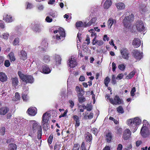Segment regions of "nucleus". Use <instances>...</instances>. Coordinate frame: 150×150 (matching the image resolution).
I'll use <instances>...</instances> for the list:
<instances>
[{"label":"nucleus","mask_w":150,"mask_h":150,"mask_svg":"<svg viewBox=\"0 0 150 150\" xmlns=\"http://www.w3.org/2000/svg\"><path fill=\"white\" fill-rule=\"evenodd\" d=\"M36 64L38 70L41 72L45 74H49L51 70L49 67L40 61H37L36 62Z\"/></svg>","instance_id":"obj_1"},{"label":"nucleus","mask_w":150,"mask_h":150,"mask_svg":"<svg viewBox=\"0 0 150 150\" xmlns=\"http://www.w3.org/2000/svg\"><path fill=\"white\" fill-rule=\"evenodd\" d=\"M55 33H57L54 37L57 40H63L65 37V33L64 29L62 28H58V30L54 31Z\"/></svg>","instance_id":"obj_2"},{"label":"nucleus","mask_w":150,"mask_h":150,"mask_svg":"<svg viewBox=\"0 0 150 150\" xmlns=\"http://www.w3.org/2000/svg\"><path fill=\"white\" fill-rule=\"evenodd\" d=\"M109 94H106L105 96L106 100H109L110 102L113 105H117L121 104L122 102V100L117 95L114 97V99L110 98Z\"/></svg>","instance_id":"obj_3"},{"label":"nucleus","mask_w":150,"mask_h":150,"mask_svg":"<svg viewBox=\"0 0 150 150\" xmlns=\"http://www.w3.org/2000/svg\"><path fill=\"white\" fill-rule=\"evenodd\" d=\"M18 74L21 79L26 83H32L34 81V78L31 75H25L22 74L20 71L18 72Z\"/></svg>","instance_id":"obj_4"},{"label":"nucleus","mask_w":150,"mask_h":150,"mask_svg":"<svg viewBox=\"0 0 150 150\" xmlns=\"http://www.w3.org/2000/svg\"><path fill=\"white\" fill-rule=\"evenodd\" d=\"M134 16L132 13L130 14L129 16H125L123 20V23L125 27H127L129 24L131 22L133 21L134 19Z\"/></svg>","instance_id":"obj_5"},{"label":"nucleus","mask_w":150,"mask_h":150,"mask_svg":"<svg viewBox=\"0 0 150 150\" xmlns=\"http://www.w3.org/2000/svg\"><path fill=\"white\" fill-rule=\"evenodd\" d=\"M30 122L33 124L32 128L34 132H36L37 130L39 133L42 132V128L41 125H39L35 120H31Z\"/></svg>","instance_id":"obj_6"},{"label":"nucleus","mask_w":150,"mask_h":150,"mask_svg":"<svg viewBox=\"0 0 150 150\" xmlns=\"http://www.w3.org/2000/svg\"><path fill=\"white\" fill-rule=\"evenodd\" d=\"M127 124L132 129L133 132H134L137 129L138 127L135 126L133 118L129 119L127 120Z\"/></svg>","instance_id":"obj_7"},{"label":"nucleus","mask_w":150,"mask_h":150,"mask_svg":"<svg viewBox=\"0 0 150 150\" xmlns=\"http://www.w3.org/2000/svg\"><path fill=\"white\" fill-rule=\"evenodd\" d=\"M148 128L144 127H142L141 128L140 133L143 137H146L149 135V132Z\"/></svg>","instance_id":"obj_8"},{"label":"nucleus","mask_w":150,"mask_h":150,"mask_svg":"<svg viewBox=\"0 0 150 150\" xmlns=\"http://www.w3.org/2000/svg\"><path fill=\"white\" fill-rule=\"evenodd\" d=\"M122 57L124 59L128 60L129 58V53L126 48H123L120 50Z\"/></svg>","instance_id":"obj_9"},{"label":"nucleus","mask_w":150,"mask_h":150,"mask_svg":"<svg viewBox=\"0 0 150 150\" xmlns=\"http://www.w3.org/2000/svg\"><path fill=\"white\" fill-rule=\"evenodd\" d=\"M136 26L137 30L139 32L145 30L144 25L142 21H138L136 23Z\"/></svg>","instance_id":"obj_10"},{"label":"nucleus","mask_w":150,"mask_h":150,"mask_svg":"<svg viewBox=\"0 0 150 150\" xmlns=\"http://www.w3.org/2000/svg\"><path fill=\"white\" fill-rule=\"evenodd\" d=\"M50 116V113L48 112L44 114L42 117V124L43 125L45 124H48Z\"/></svg>","instance_id":"obj_11"},{"label":"nucleus","mask_w":150,"mask_h":150,"mask_svg":"<svg viewBox=\"0 0 150 150\" xmlns=\"http://www.w3.org/2000/svg\"><path fill=\"white\" fill-rule=\"evenodd\" d=\"M68 64L71 68H74L77 65V62L75 59L72 57L69 58L68 62Z\"/></svg>","instance_id":"obj_12"},{"label":"nucleus","mask_w":150,"mask_h":150,"mask_svg":"<svg viewBox=\"0 0 150 150\" xmlns=\"http://www.w3.org/2000/svg\"><path fill=\"white\" fill-rule=\"evenodd\" d=\"M132 53L134 57L137 59L140 60L142 57V54L135 50L133 51Z\"/></svg>","instance_id":"obj_13"},{"label":"nucleus","mask_w":150,"mask_h":150,"mask_svg":"<svg viewBox=\"0 0 150 150\" xmlns=\"http://www.w3.org/2000/svg\"><path fill=\"white\" fill-rule=\"evenodd\" d=\"M27 112L29 115L34 116L37 113V109L35 107H31L28 109Z\"/></svg>","instance_id":"obj_14"},{"label":"nucleus","mask_w":150,"mask_h":150,"mask_svg":"<svg viewBox=\"0 0 150 150\" xmlns=\"http://www.w3.org/2000/svg\"><path fill=\"white\" fill-rule=\"evenodd\" d=\"M131 132L130 130L127 129H126L124 132L122 138L125 140H127L130 137Z\"/></svg>","instance_id":"obj_15"},{"label":"nucleus","mask_w":150,"mask_h":150,"mask_svg":"<svg viewBox=\"0 0 150 150\" xmlns=\"http://www.w3.org/2000/svg\"><path fill=\"white\" fill-rule=\"evenodd\" d=\"M43 26L40 24H36L34 25L33 29L36 32L40 33L43 29Z\"/></svg>","instance_id":"obj_16"},{"label":"nucleus","mask_w":150,"mask_h":150,"mask_svg":"<svg viewBox=\"0 0 150 150\" xmlns=\"http://www.w3.org/2000/svg\"><path fill=\"white\" fill-rule=\"evenodd\" d=\"M141 44V40L138 38H135L133 41L132 45L134 47H138Z\"/></svg>","instance_id":"obj_17"},{"label":"nucleus","mask_w":150,"mask_h":150,"mask_svg":"<svg viewBox=\"0 0 150 150\" xmlns=\"http://www.w3.org/2000/svg\"><path fill=\"white\" fill-rule=\"evenodd\" d=\"M3 20L7 23H10L13 21L14 18L11 15L6 14L4 16Z\"/></svg>","instance_id":"obj_18"},{"label":"nucleus","mask_w":150,"mask_h":150,"mask_svg":"<svg viewBox=\"0 0 150 150\" xmlns=\"http://www.w3.org/2000/svg\"><path fill=\"white\" fill-rule=\"evenodd\" d=\"M92 41V43L93 45H97L100 46L103 45V43L102 40H97L96 37L93 39Z\"/></svg>","instance_id":"obj_19"},{"label":"nucleus","mask_w":150,"mask_h":150,"mask_svg":"<svg viewBox=\"0 0 150 150\" xmlns=\"http://www.w3.org/2000/svg\"><path fill=\"white\" fill-rule=\"evenodd\" d=\"M18 55L20 58L24 60L27 58V54L25 51L23 50H21L19 53Z\"/></svg>","instance_id":"obj_20"},{"label":"nucleus","mask_w":150,"mask_h":150,"mask_svg":"<svg viewBox=\"0 0 150 150\" xmlns=\"http://www.w3.org/2000/svg\"><path fill=\"white\" fill-rule=\"evenodd\" d=\"M88 113L86 112L85 113H83V115L84 119L87 120L88 119H91L93 117V114L92 112H91L89 115H87Z\"/></svg>","instance_id":"obj_21"},{"label":"nucleus","mask_w":150,"mask_h":150,"mask_svg":"<svg viewBox=\"0 0 150 150\" xmlns=\"http://www.w3.org/2000/svg\"><path fill=\"white\" fill-rule=\"evenodd\" d=\"M9 111V109L7 107H2L0 109V114L1 115H5Z\"/></svg>","instance_id":"obj_22"},{"label":"nucleus","mask_w":150,"mask_h":150,"mask_svg":"<svg viewBox=\"0 0 150 150\" xmlns=\"http://www.w3.org/2000/svg\"><path fill=\"white\" fill-rule=\"evenodd\" d=\"M116 23V21L115 20L112 18H110L108 21V27L110 28L113 24L115 25Z\"/></svg>","instance_id":"obj_23"},{"label":"nucleus","mask_w":150,"mask_h":150,"mask_svg":"<svg viewBox=\"0 0 150 150\" xmlns=\"http://www.w3.org/2000/svg\"><path fill=\"white\" fill-rule=\"evenodd\" d=\"M112 2L111 0H107L105 2L103 7L105 9H108L112 5Z\"/></svg>","instance_id":"obj_24"},{"label":"nucleus","mask_w":150,"mask_h":150,"mask_svg":"<svg viewBox=\"0 0 150 150\" xmlns=\"http://www.w3.org/2000/svg\"><path fill=\"white\" fill-rule=\"evenodd\" d=\"M85 140L88 143L91 142L92 137L91 135L88 132H87L85 135Z\"/></svg>","instance_id":"obj_25"},{"label":"nucleus","mask_w":150,"mask_h":150,"mask_svg":"<svg viewBox=\"0 0 150 150\" xmlns=\"http://www.w3.org/2000/svg\"><path fill=\"white\" fill-rule=\"evenodd\" d=\"M7 77L5 74L3 72H0V81L4 82L6 81Z\"/></svg>","instance_id":"obj_26"},{"label":"nucleus","mask_w":150,"mask_h":150,"mask_svg":"<svg viewBox=\"0 0 150 150\" xmlns=\"http://www.w3.org/2000/svg\"><path fill=\"white\" fill-rule=\"evenodd\" d=\"M73 118L75 122V126L76 127H78L80 124L79 118L78 116L76 115H74Z\"/></svg>","instance_id":"obj_27"},{"label":"nucleus","mask_w":150,"mask_h":150,"mask_svg":"<svg viewBox=\"0 0 150 150\" xmlns=\"http://www.w3.org/2000/svg\"><path fill=\"white\" fill-rule=\"evenodd\" d=\"M115 5L117 8L119 10L124 9L125 7V5L123 3L120 2L115 4Z\"/></svg>","instance_id":"obj_28"},{"label":"nucleus","mask_w":150,"mask_h":150,"mask_svg":"<svg viewBox=\"0 0 150 150\" xmlns=\"http://www.w3.org/2000/svg\"><path fill=\"white\" fill-rule=\"evenodd\" d=\"M76 27H86V23H83L81 21H79L77 22L76 24Z\"/></svg>","instance_id":"obj_29"},{"label":"nucleus","mask_w":150,"mask_h":150,"mask_svg":"<svg viewBox=\"0 0 150 150\" xmlns=\"http://www.w3.org/2000/svg\"><path fill=\"white\" fill-rule=\"evenodd\" d=\"M13 85L15 87L16 86L18 83V79L17 77L12 78L11 79Z\"/></svg>","instance_id":"obj_30"},{"label":"nucleus","mask_w":150,"mask_h":150,"mask_svg":"<svg viewBox=\"0 0 150 150\" xmlns=\"http://www.w3.org/2000/svg\"><path fill=\"white\" fill-rule=\"evenodd\" d=\"M134 120V122L135 126L137 127V125H140L141 122V120L138 117H136L133 118Z\"/></svg>","instance_id":"obj_31"},{"label":"nucleus","mask_w":150,"mask_h":150,"mask_svg":"<svg viewBox=\"0 0 150 150\" xmlns=\"http://www.w3.org/2000/svg\"><path fill=\"white\" fill-rule=\"evenodd\" d=\"M56 64L59 65L60 64L61 58L59 55H56L55 57Z\"/></svg>","instance_id":"obj_32"},{"label":"nucleus","mask_w":150,"mask_h":150,"mask_svg":"<svg viewBox=\"0 0 150 150\" xmlns=\"http://www.w3.org/2000/svg\"><path fill=\"white\" fill-rule=\"evenodd\" d=\"M78 97L79 103H82L86 101L85 98L83 95H81V94H79Z\"/></svg>","instance_id":"obj_33"},{"label":"nucleus","mask_w":150,"mask_h":150,"mask_svg":"<svg viewBox=\"0 0 150 150\" xmlns=\"http://www.w3.org/2000/svg\"><path fill=\"white\" fill-rule=\"evenodd\" d=\"M8 150H16L17 147L15 144H11L8 146Z\"/></svg>","instance_id":"obj_34"},{"label":"nucleus","mask_w":150,"mask_h":150,"mask_svg":"<svg viewBox=\"0 0 150 150\" xmlns=\"http://www.w3.org/2000/svg\"><path fill=\"white\" fill-rule=\"evenodd\" d=\"M8 56L10 61L12 62V61H14L15 59V58L14 56V54L13 52H11L9 54Z\"/></svg>","instance_id":"obj_35"},{"label":"nucleus","mask_w":150,"mask_h":150,"mask_svg":"<svg viewBox=\"0 0 150 150\" xmlns=\"http://www.w3.org/2000/svg\"><path fill=\"white\" fill-rule=\"evenodd\" d=\"M112 138L111 133L110 132L108 133L106 135V140L108 142H110Z\"/></svg>","instance_id":"obj_36"},{"label":"nucleus","mask_w":150,"mask_h":150,"mask_svg":"<svg viewBox=\"0 0 150 150\" xmlns=\"http://www.w3.org/2000/svg\"><path fill=\"white\" fill-rule=\"evenodd\" d=\"M96 18H93L90 21V22H88L86 24L87 26H89L91 25L92 24L95 23L96 21Z\"/></svg>","instance_id":"obj_37"},{"label":"nucleus","mask_w":150,"mask_h":150,"mask_svg":"<svg viewBox=\"0 0 150 150\" xmlns=\"http://www.w3.org/2000/svg\"><path fill=\"white\" fill-rule=\"evenodd\" d=\"M76 91L79 93V94H81L84 93L83 90L81 87H80L78 86H76Z\"/></svg>","instance_id":"obj_38"},{"label":"nucleus","mask_w":150,"mask_h":150,"mask_svg":"<svg viewBox=\"0 0 150 150\" xmlns=\"http://www.w3.org/2000/svg\"><path fill=\"white\" fill-rule=\"evenodd\" d=\"M21 98V96L19 94H15V96H14L12 99V100L14 101H17L19 100Z\"/></svg>","instance_id":"obj_39"},{"label":"nucleus","mask_w":150,"mask_h":150,"mask_svg":"<svg viewBox=\"0 0 150 150\" xmlns=\"http://www.w3.org/2000/svg\"><path fill=\"white\" fill-rule=\"evenodd\" d=\"M62 145L59 142H57L54 146V149L56 150H59L60 149Z\"/></svg>","instance_id":"obj_40"},{"label":"nucleus","mask_w":150,"mask_h":150,"mask_svg":"<svg viewBox=\"0 0 150 150\" xmlns=\"http://www.w3.org/2000/svg\"><path fill=\"white\" fill-rule=\"evenodd\" d=\"M22 98L24 101H28L29 99V96L27 94H22Z\"/></svg>","instance_id":"obj_41"},{"label":"nucleus","mask_w":150,"mask_h":150,"mask_svg":"<svg viewBox=\"0 0 150 150\" xmlns=\"http://www.w3.org/2000/svg\"><path fill=\"white\" fill-rule=\"evenodd\" d=\"M9 35L8 33H4L2 34L1 37L5 40H7L8 38Z\"/></svg>","instance_id":"obj_42"},{"label":"nucleus","mask_w":150,"mask_h":150,"mask_svg":"<svg viewBox=\"0 0 150 150\" xmlns=\"http://www.w3.org/2000/svg\"><path fill=\"white\" fill-rule=\"evenodd\" d=\"M43 59L44 62L45 63L48 62L50 60V57L47 55L44 56Z\"/></svg>","instance_id":"obj_43"},{"label":"nucleus","mask_w":150,"mask_h":150,"mask_svg":"<svg viewBox=\"0 0 150 150\" xmlns=\"http://www.w3.org/2000/svg\"><path fill=\"white\" fill-rule=\"evenodd\" d=\"M6 129L5 127H1L0 129V135H4L6 132Z\"/></svg>","instance_id":"obj_44"},{"label":"nucleus","mask_w":150,"mask_h":150,"mask_svg":"<svg viewBox=\"0 0 150 150\" xmlns=\"http://www.w3.org/2000/svg\"><path fill=\"white\" fill-rule=\"evenodd\" d=\"M110 81V79L108 77H106L105 79L104 80V83L106 86L108 87V83Z\"/></svg>","instance_id":"obj_45"},{"label":"nucleus","mask_w":150,"mask_h":150,"mask_svg":"<svg viewBox=\"0 0 150 150\" xmlns=\"http://www.w3.org/2000/svg\"><path fill=\"white\" fill-rule=\"evenodd\" d=\"M117 112L120 113H123L124 112V110L122 107L121 106H120L117 108Z\"/></svg>","instance_id":"obj_46"},{"label":"nucleus","mask_w":150,"mask_h":150,"mask_svg":"<svg viewBox=\"0 0 150 150\" xmlns=\"http://www.w3.org/2000/svg\"><path fill=\"white\" fill-rule=\"evenodd\" d=\"M135 71L133 70L132 72H131L128 76H127V79H130L132 77H133L135 73Z\"/></svg>","instance_id":"obj_47"},{"label":"nucleus","mask_w":150,"mask_h":150,"mask_svg":"<svg viewBox=\"0 0 150 150\" xmlns=\"http://www.w3.org/2000/svg\"><path fill=\"white\" fill-rule=\"evenodd\" d=\"M19 38H16L14 39L13 42V45L14 46L18 44L19 43Z\"/></svg>","instance_id":"obj_48"},{"label":"nucleus","mask_w":150,"mask_h":150,"mask_svg":"<svg viewBox=\"0 0 150 150\" xmlns=\"http://www.w3.org/2000/svg\"><path fill=\"white\" fill-rule=\"evenodd\" d=\"M143 125L142 127H146V128H149L150 126L148 123L147 121L146 120H143Z\"/></svg>","instance_id":"obj_49"},{"label":"nucleus","mask_w":150,"mask_h":150,"mask_svg":"<svg viewBox=\"0 0 150 150\" xmlns=\"http://www.w3.org/2000/svg\"><path fill=\"white\" fill-rule=\"evenodd\" d=\"M49 14L50 16L53 18H54L57 16V13L56 11H52L50 12Z\"/></svg>","instance_id":"obj_50"},{"label":"nucleus","mask_w":150,"mask_h":150,"mask_svg":"<svg viewBox=\"0 0 150 150\" xmlns=\"http://www.w3.org/2000/svg\"><path fill=\"white\" fill-rule=\"evenodd\" d=\"M26 4L27 5V7L26 8V9H30L33 7V6L29 2H27L26 3Z\"/></svg>","instance_id":"obj_51"},{"label":"nucleus","mask_w":150,"mask_h":150,"mask_svg":"<svg viewBox=\"0 0 150 150\" xmlns=\"http://www.w3.org/2000/svg\"><path fill=\"white\" fill-rule=\"evenodd\" d=\"M115 129L116 130V132L117 133L119 134L121 133L122 131V128L117 127H116Z\"/></svg>","instance_id":"obj_52"},{"label":"nucleus","mask_w":150,"mask_h":150,"mask_svg":"<svg viewBox=\"0 0 150 150\" xmlns=\"http://www.w3.org/2000/svg\"><path fill=\"white\" fill-rule=\"evenodd\" d=\"M80 147V146L79 145L77 144H74L72 150H79Z\"/></svg>","instance_id":"obj_53"},{"label":"nucleus","mask_w":150,"mask_h":150,"mask_svg":"<svg viewBox=\"0 0 150 150\" xmlns=\"http://www.w3.org/2000/svg\"><path fill=\"white\" fill-rule=\"evenodd\" d=\"M53 137L52 135H50L49 137L48 142L49 144H51L52 143Z\"/></svg>","instance_id":"obj_54"},{"label":"nucleus","mask_w":150,"mask_h":150,"mask_svg":"<svg viewBox=\"0 0 150 150\" xmlns=\"http://www.w3.org/2000/svg\"><path fill=\"white\" fill-rule=\"evenodd\" d=\"M4 64L6 67H9L10 65V63L9 61L8 60H6L5 61Z\"/></svg>","instance_id":"obj_55"},{"label":"nucleus","mask_w":150,"mask_h":150,"mask_svg":"<svg viewBox=\"0 0 150 150\" xmlns=\"http://www.w3.org/2000/svg\"><path fill=\"white\" fill-rule=\"evenodd\" d=\"M43 125V128L44 130H46L48 129L49 128L48 124H45L44 125L42 124Z\"/></svg>","instance_id":"obj_56"},{"label":"nucleus","mask_w":150,"mask_h":150,"mask_svg":"<svg viewBox=\"0 0 150 150\" xmlns=\"http://www.w3.org/2000/svg\"><path fill=\"white\" fill-rule=\"evenodd\" d=\"M142 142L141 140H137L136 143V146L137 147L139 146L140 145L142 144Z\"/></svg>","instance_id":"obj_57"},{"label":"nucleus","mask_w":150,"mask_h":150,"mask_svg":"<svg viewBox=\"0 0 150 150\" xmlns=\"http://www.w3.org/2000/svg\"><path fill=\"white\" fill-rule=\"evenodd\" d=\"M85 143L84 142H82L81 147V150H86V147L85 146Z\"/></svg>","instance_id":"obj_58"},{"label":"nucleus","mask_w":150,"mask_h":150,"mask_svg":"<svg viewBox=\"0 0 150 150\" xmlns=\"http://www.w3.org/2000/svg\"><path fill=\"white\" fill-rule=\"evenodd\" d=\"M124 75L122 74H119L116 77V79H122L123 76Z\"/></svg>","instance_id":"obj_59"},{"label":"nucleus","mask_w":150,"mask_h":150,"mask_svg":"<svg viewBox=\"0 0 150 150\" xmlns=\"http://www.w3.org/2000/svg\"><path fill=\"white\" fill-rule=\"evenodd\" d=\"M119 68L121 70H123L125 68V66L124 64H120L118 66Z\"/></svg>","instance_id":"obj_60"},{"label":"nucleus","mask_w":150,"mask_h":150,"mask_svg":"<svg viewBox=\"0 0 150 150\" xmlns=\"http://www.w3.org/2000/svg\"><path fill=\"white\" fill-rule=\"evenodd\" d=\"M37 6L38 9L39 10L41 11L43 9L44 6L42 4H39Z\"/></svg>","instance_id":"obj_61"},{"label":"nucleus","mask_w":150,"mask_h":150,"mask_svg":"<svg viewBox=\"0 0 150 150\" xmlns=\"http://www.w3.org/2000/svg\"><path fill=\"white\" fill-rule=\"evenodd\" d=\"M46 21L48 23H50L52 22V20L49 16H47L45 19Z\"/></svg>","instance_id":"obj_62"},{"label":"nucleus","mask_w":150,"mask_h":150,"mask_svg":"<svg viewBox=\"0 0 150 150\" xmlns=\"http://www.w3.org/2000/svg\"><path fill=\"white\" fill-rule=\"evenodd\" d=\"M69 103L70 104V107L71 108H73L74 105V102L72 100H69Z\"/></svg>","instance_id":"obj_63"},{"label":"nucleus","mask_w":150,"mask_h":150,"mask_svg":"<svg viewBox=\"0 0 150 150\" xmlns=\"http://www.w3.org/2000/svg\"><path fill=\"white\" fill-rule=\"evenodd\" d=\"M122 145L121 144H119L117 148V150H122Z\"/></svg>","instance_id":"obj_64"}]
</instances>
